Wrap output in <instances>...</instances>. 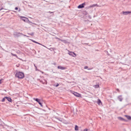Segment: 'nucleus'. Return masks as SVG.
Returning <instances> with one entry per match:
<instances>
[{"mask_svg":"<svg viewBox=\"0 0 131 131\" xmlns=\"http://www.w3.org/2000/svg\"><path fill=\"white\" fill-rule=\"evenodd\" d=\"M95 88H97L99 87V86L98 85H95Z\"/></svg>","mask_w":131,"mask_h":131,"instance_id":"22","label":"nucleus"},{"mask_svg":"<svg viewBox=\"0 0 131 131\" xmlns=\"http://www.w3.org/2000/svg\"><path fill=\"white\" fill-rule=\"evenodd\" d=\"M99 7V6L96 4H93L92 5H91L88 7V8H94L95 7Z\"/></svg>","mask_w":131,"mask_h":131,"instance_id":"5","label":"nucleus"},{"mask_svg":"<svg viewBox=\"0 0 131 131\" xmlns=\"http://www.w3.org/2000/svg\"><path fill=\"white\" fill-rule=\"evenodd\" d=\"M118 90H118V89H117V91H118Z\"/></svg>","mask_w":131,"mask_h":131,"instance_id":"34","label":"nucleus"},{"mask_svg":"<svg viewBox=\"0 0 131 131\" xmlns=\"http://www.w3.org/2000/svg\"><path fill=\"white\" fill-rule=\"evenodd\" d=\"M15 8H18L17 7H16Z\"/></svg>","mask_w":131,"mask_h":131,"instance_id":"35","label":"nucleus"},{"mask_svg":"<svg viewBox=\"0 0 131 131\" xmlns=\"http://www.w3.org/2000/svg\"><path fill=\"white\" fill-rule=\"evenodd\" d=\"M6 97H5L2 99V102H4L5 101V99H6Z\"/></svg>","mask_w":131,"mask_h":131,"instance_id":"19","label":"nucleus"},{"mask_svg":"<svg viewBox=\"0 0 131 131\" xmlns=\"http://www.w3.org/2000/svg\"><path fill=\"white\" fill-rule=\"evenodd\" d=\"M118 100L120 101L121 102L123 99V98L122 97V95H119L117 97Z\"/></svg>","mask_w":131,"mask_h":131,"instance_id":"7","label":"nucleus"},{"mask_svg":"<svg viewBox=\"0 0 131 131\" xmlns=\"http://www.w3.org/2000/svg\"><path fill=\"white\" fill-rule=\"evenodd\" d=\"M61 41L63 42L64 43H68V42L66 40H61Z\"/></svg>","mask_w":131,"mask_h":131,"instance_id":"16","label":"nucleus"},{"mask_svg":"<svg viewBox=\"0 0 131 131\" xmlns=\"http://www.w3.org/2000/svg\"><path fill=\"white\" fill-rule=\"evenodd\" d=\"M101 103V101L99 99H98V102H97V103L98 104H100V103Z\"/></svg>","mask_w":131,"mask_h":131,"instance_id":"20","label":"nucleus"},{"mask_svg":"<svg viewBox=\"0 0 131 131\" xmlns=\"http://www.w3.org/2000/svg\"><path fill=\"white\" fill-rule=\"evenodd\" d=\"M1 80H0V84H1Z\"/></svg>","mask_w":131,"mask_h":131,"instance_id":"32","label":"nucleus"},{"mask_svg":"<svg viewBox=\"0 0 131 131\" xmlns=\"http://www.w3.org/2000/svg\"><path fill=\"white\" fill-rule=\"evenodd\" d=\"M34 99V100H35L40 105V106H42V104L41 103L40 101V100L39 99Z\"/></svg>","mask_w":131,"mask_h":131,"instance_id":"9","label":"nucleus"},{"mask_svg":"<svg viewBox=\"0 0 131 131\" xmlns=\"http://www.w3.org/2000/svg\"><path fill=\"white\" fill-rule=\"evenodd\" d=\"M31 40L33 42H34L35 43H37V44H39V45H41L42 46L44 47H46L44 45H42L41 44H40V43L37 42H36V41H34L32 40Z\"/></svg>","mask_w":131,"mask_h":131,"instance_id":"13","label":"nucleus"},{"mask_svg":"<svg viewBox=\"0 0 131 131\" xmlns=\"http://www.w3.org/2000/svg\"><path fill=\"white\" fill-rule=\"evenodd\" d=\"M88 67L85 66L84 67V69H87L88 68Z\"/></svg>","mask_w":131,"mask_h":131,"instance_id":"26","label":"nucleus"},{"mask_svg":"<svg viewBox=\"0 0 131 131\" xmlns=\"http://www.w3.org/2000/svg\"><path fill=\"white\" fill-rule=\"evenodd\" d=\"M30 34L31 35H33L34 34L33 33H31V34Z\"/></svg>","mask_w":131,"mask_h":131,"instance_id":"28","label":"nucleus"},{"mask_svg":"<svg viewBox=\"0 0 131 131\" xmlns=\"http://www.w3.org/2000/svg\"><path fill=\"white\" fill-rule=\"evenodd\" d=\"M83 14L84 15L83 16V18L84 19L89 20L91 18V17L90 15H89L86 12H83Z\"/></svg>","mask_w":131,"mask_h":131,"instance_id":"1","label":"nucleus"},{"mask_svg":"<svg viewBox=\"0 0 131 131\" xmlns=\"http://www.w3.org/2000/svg\"><path fill=\"white\" fill-rule=\"evenodd\" d=\"M15 76L19 78H23L24 76V74L23 72H18L16 73Z\"/></svg>","mask_w":131,"mask_h":131,"instance_id":"2","label":"nucleus"},{"mask_svg":"<svg viewBox=\"0 0 131 131\" xmlns=\"http://www.w3.org/2000/svg\"><path fill=\"white\" fill-rule=\"evenodd\" d=\"M18 9L16 8V9H15L16 10H18Z\"/></svg>","mask_w":131,"mask_h":131,"instance_id":"31","label":"nucleus"},{"mask_svg":"<svg viewBox=\"0 0 131 131\" xmlns=\"http://www.w3.org/2000/svg\"><path fill=\"white\" fill-rule=\"evenodd\" d=\"M6 99L9 102H11V101L12 99H11L9 97H6Z\"/></svg>","mask_w":131,"mask_h":131,"instance_id":"14","label":"nucleus"},{"mask_svg":"<svg viewBox=\"0 0 131 131\" xmlns=\"http://www.w3.org/2000/svg\"><path fill=\"white\" fill-rule=\"evenodd\" d=\"M59 84L58 83H56V84H54L53 85L54 86H55V87H57L59 86Z\"/></svg>","mask_w":131,"mask_h":131,"instance_id":"18","label":"nucleus"},{"mask_svg":"<svg viewBox=\"0 0 131 131\" xmlns=\"http://www.w3.org/2000/svg\"><path fill=\"white\" fill-rule=\"evenodd\" d=\"M11 54L13 56H16L17 58V55L15 54H14L12 53H11Z\"/></svg>","mask_w":131,"mask_h":131,"instance_id":"21","label":"nucleus"},{"mask_svg":"<svg viewBox=\"0 0 131 131\" xmlns=\"http://www.w3.org/2000/svg\"><path fill=\"white\" fill-rule=\"evenodd\" d=\"M68 54L70 55L73 56V57H75L76 56V54L74 52H70L68 53Z\"/></svg>","mask_w":131,"mask_h":131,"instance_id":"10","label":"nucleus"},{"mask_svg":"<svg viewBox=\"0 0 131 131\" xmlns=\"http://www.w3.org/2000/svg\"><path fill=\"white\" fill-rule=\"evenodd\" d=\"M34 66L36 68V70H37V67L35 66V64H34Z\"/></svg>","mask_w":131,"mask_h":131,"instance_id":"27","label":"nucleus"},{"mask_svg":"<svg viewBox=\"0 0 131 131\" xmlns=\"http://www.w3.org/2000/svg\"><path fill=\"white\" fill-rule=\"evenodd\" d=\"M55 118L57 119L58 120H59V121H60L61 122H62V121L60 119H59V118H57L56 117H55Z\"/></svg>","mask_w":131,"mask_h":131,"instance_id":"24","label":"nucleus"},{"mask_svg":"<svg viewBox=\"0 0 131 131\" xmlns=\"http://www.w3.org/2000/svg\"><path fill=\"white\" fill-rule=\"evenodd\" d=\"M53 12H49V13H52Z\"/></svg>","mask_w":131,"mask_h":131,"instance_id":"30","label":"nucleus"},{"mask_svg":"<svg viewBox=\"0 0 131 131\" xmlns=\"http://www.w3.org/2000/svg\"><path fill=\"white\" fill-rule=\"evenodd\" d=\"M123 14L124 15H126L127 14L131 13V11H126L125 12H122Z\"/></svg>","mask_w":131,"mask_h":131,"instance_id":"6","label":"nucleus"},{"mask_svg":"<svg viewBox=\"0 0 131 131\" xmlns=\"http://www.w3.org/2000/svg\"><path fill=\"white\" fill-rule=\"evenodd\" d=\"M86 5V3H83L79 5L78 7V8H84V6Z\"/></svg>","mask_w":131,"mask_h":131,"instance_id":"4","label":"nucleus"},{"mask_svg":"<svg viewBox=\"0 0 131 131\" xmlns=\"http://www.w3.org/2000/svg\"><path fill=\"white\" fill-rule=\"evenodd\" d=\"M118 118L119 119H120L121 120H123V119L122 117H119Z\"/></svg>","mask_w":131,"mask_h":131,"instance_id":"25","label":"nucleus"},{"mask_svg":"<svg viewBox=\"0 0 131 131\" xmlns=\"http://www.w3.org/2000/svg\"><path fill=\"white\" fill-rule=\"evenodd\" d=\"M56 38V39H58L59 40H60V41H61V40H61V39H60V38Z\"/></svg>","mask_w":131,"mask_h":131,"instance_id":"23","label":"nucleus"},{"mask_svg":"<svg viewBox=\"0 0 131 131\" xmlns=\"http://www.w3.org/2000/svg\"><path fill=\"white\" fill-rule=\"evenodd\" d=\"M88 69V70H90V69Z\"/></svg>","mask_w":131,"mask_h":131,"instance_id":"33","label":"nucleus"},{"mask_svg":"<svg viewBox=\"0 0 131 131\" xmlns=\"http://www.w3.org/2000/svg\"><path fill=\"white\" fill-rule=\"evenodd\" d=\"M73 92H72L73 94L76 96L79 97L80 96V94L79 93L75 92L72 91Z\"/></svg>","mask_w":131,"mask_h":131,"instance_id":"8","label":"nucleus"},{"mask_svg":"<svg viewBox=\"0 0 131 131\" xmlns=\"http://www.w3.org/2000/svg\"><path fill=\"white\" fill-rule=\"evenodd\" d=\"M19 17L22 20L25 22L27 21H29L28 19L25 17L19 16Z\"/></svg>","mask_w":131,"mask_h":131,"instance_id":"3","label":"nucleus"},{"mask_svg":"<svg viewBox=\"0 0 131 131\" xmlns=\"http://www.w3.org/2000/svg\"><path fill=\"white\" fill-rule=\"evenodd\" d=\"M24 36H26V35H24ZM27 37H28V36H27Z\"/></svg>","mask_w":131,"mask_h":131,"instance_id":"36","label":"nucleus"},{"mask_svg":"<svg viewBox=\"0 0 131 131\" xmlns=\"http://www.w3.org/2000/svg\"><path fill=\"white\" fill-rule=\"evenodd\" d=\"M20 34L18 32H15L14 33V35L15 37L19 36Z\"/></svg>","mask_w":131,"mask_h":131,"instance_id":"12","label":"nucleus"},{"mask_svg":"<svg viewBox=\"0 0 131 131\" xmlns=\"http://www.w3.org/2000/svg\"><path fill=\"white\" fill-rule=\"evenodd\" d=\"M75 130H78V127L77 125L75 126Z\"/></svg>","mask_w":131,"mask_h":131,"instance_id":"17","label":"nucleus"},{"mask_svg":"<svg viewBox=\"0 0 131 131\" xmlns=\"http://www.w3.org/2000/svg\"><path fill=\"white\" fill-rule=\"evenodd\" d=\"M125 116L128 119L130 120L131 119V117L129 116H128L127 115H125Z\"/></svg>","mask_w":131,"mask_h":131,"instance_id":"15","label":"nucleus"},{"mask_svg":"<svg viewBox=\"0 0 131 131\" xmlns=\"http://www.w3.org/2000/svg\"><path fill=\"white\" fill-rule=\"evenodd\" d=\"M2 9V8H1V9H0V11H1L2 9Z\"/></svg>","mask_w":131,"mask_h":131,"instance_id":"29","label":"nucleus"},{"mask_svg":"<svg viewBox=\"0 0 131 131\" xmlns=\"http://www.w3.org/2000/svg\"><path fill=\"white\" fill-rule=\"evenodd\" d=\"M58 68L62 70H64L66 69V68L60 66H58Z\"/></svg>","mask_w":131,"mask_h":131,"instance_id":"11","label":"nucleus"},{"mask_svg":"<svg viewBox=\"0 0 131 131\" xmlns=\"http://www.w3.org/2000/svg\"><path fill=\"white\" fill-rule=\"evenodd\" d=\"M20 10V9H19V11Z\"/></svg>","mask_w":131,"mask_h":131,"instance_id":"37","label":"nucleus"}]
</instances>
